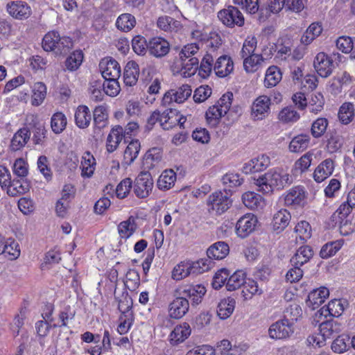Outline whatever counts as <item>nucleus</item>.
<instances>
[{
    "mask_svg": "<svg viewBox=\"0 0 355 355\" xmlns=\"http://www.w3.org/2000/svg\"><path fill=\"white\" fill-rule=\"evenodd\" d=\"M293 177L287 170L281 168L271 169L256 180L255 184L259 191L263 193H270L274 189H282L292 184Z\"/></svg>",
    "mask_w": 355,
    "mask_h": 355,
    "instance_id": "f257e3e1",
    "label": "nucleus"
},
{
    "mask_svg": "<svg viewBox=\"0 0 355 355\" xmlns=\"http://www.w3.org/2000/svg\"><path fill=\"white\" fill-rule=\"evenodd\" d=\"M207 204L210 214L221 215L230 209L232 200L221 191H216L209 196Z\"/></svg>",
    "mask_w": 355,
    "mask_h": 355,
    "instance_id": "f03ea898",
    "label": "nucleus"
},
{
    "mask_svg": "<svg viewBox=\"0 0 355 355\" xmlns=\"http://www.w3.org/2000/svg\"><path fill=\"white\" fill-rule=\"evenodd\" d=\"M218 19L227 27L233 28L235 26L241 27L244 25L245 19L241 12L236 7L230 6L221 10L218 13Z\"/></svg>",
    "mask_w": 355,
    "mask_h": 355,
    "instance_id": "7ed1b4c3",
    "label": "nucleus"
},
{
    "mask_svg": "<svg viewBox=\"0 0 355 355\" xmlns=\"http://www.w3.org/2000/svg\"><path fill=\"white\" fill-rule=\"evenodd\" d=\"M153 186V182L150 173L141 172L135 180L134 191L137 197L144 198L149 196Z\"/></svg>",
    "mask_w": 355,
    "mask_h": 355,
    "instance_id": "20e7f679",
    "label": "nucleus"
},
{
    "mask_svg": "<svg viewBox=\"0 0 355 355\" xmlns=\"http://www.w3.org/2000/svg\"><path fill=\"white\" fill-rule=\"evenodd\" d=\"M294 332L292 322L284 319L277 321L270 325L268 334L272 339H284L290 337Z\"/></svg>",
    "mask_w": 355,
    "mask_h": 355,
    "instance_id": "39448f33",
    "label": "nucleus"
},
{
    "mask_svg": "<svg viewBox=\"0 0 355 355\" xmlns=\"http://www.w3.org/2000/svg\"><path fill=\"white\" fill-rule=\"evenodd\" d=\"M189 309V302L183 295L176 293V297L168 305V315L173 319H180Z\"/></svg>",
    "mask_w": 355,
    "mask_h": 355,
    "instance_id": "423d86ee",
    "label": "nucleus"
},
{
    "mask_svg": "<svg viewBox=\"0 0 355 355\" xmlns=\"http://www.w3.org/2000/svg\"><path fill=\"white\" fill-rule=\"evenodd\" d=\"M191 92L192 89L189 85H183L176 89H171L164 94L162 105L166 106L173 101L183 103L191 96Z\"/></svg>",
    "mask_w": 355,
    "mask_h": 355,
    "instance_id": "0eeeda50",
    "label": "nucleus"
},
{
    "mask_svg": "<svg viewBox=\"0 0 355 355\" xmlns=\"http://www.w3.org/2000/svg\"><path fill=\"white\" fill-rule=\"evenodd\" d=\"M99 69L104 78L118 79L121 76V67L118 62L112 58L102 59Z\"/></svg>",
    "mask_w": 355,
    "mask_h": 355,
    "instance_id": "6e6552de",
    "label": "nucleus"
},
{
    "mask_svg": "<svg viewBox=\"0 0 355 355\" xmlns=\"http://www.w3.org/2000/svg\"><path fill=\"white\" fill-rule=\"evenodd\" d=\"M175 293L183 295L186 299L189 298L193 304H198L206 293V288L200 284L189 285L176 290Z\"/></svg>",
    "mask_w": 355,
    "mask_h": 355,
    "instance_id": "1a4fd4ad",
    "label": "nucleus"
},
{
    "mask_svg": "<svg viewBox=\"0 0 355 355\" xmlns=\"http://www.w3.org/2000/svg\"><path fill=\"white\" fill-rule=\"evenodd\" d=\"M313 66L319 76L327 78L332 73L334 62L326 53L320 52L315 56Z\"/></svg>",
    "mask_w": 355,
    "mask_h": 355,
    "instance_id": "9d476101",
    "label": "nucleus"
},
{
    "mask_svg": "<svg viewBox=\"0 0 355 355\" xmlns=\"http://www.w3.org/2000/svg\"><path fill=\"white\" fill-rule=\"evenodd\" d=\"M148 51L151 55L156 58H162L166 55L170 51L169 42L163 37H155L148 43Z\"/></svg>",
    "mask_w": 355,
    "mask_h": 355,
    "instance_id": "9b49d317",
    "label": "nucleus"
},
{
    "mask_svg": "<svg viewBox=\"0 0 355 355\" xmlns=\"http://www.w3.org/2000/svg\"><path fill=\"white\" fill-rule=\"evenodd\" d=\"M270 99L267 96H260L256 98L252 106V116L255 120H261L270 112Z\"/></svg>",
    "mask_w": 355,
    "mask_h": 355,
    "instance_id": "f8f14e48",
    "label": "nucleus"
},
{
    "mask_svg": "<svg viewBox=\"0 0 355 355\" xmlns=\"http://www.w3.org/2000/svg\"><path fill=\"white\" fill-rule=\"evenodd\" d=\"M306 198V191L301 186H295L290 189L284 197V202L287 206H302Z\"/></svg>",
    "mask_w": 355,
    "mask_h": 355,
    "instance_id": "ddd939ff",
    "label": "nucleus"
},
{
    "mask_svg": "<svg viewBox=\"0 0 355 355\" xmlns=\"http://www.w3.org/2000/svg\"><path fill=\"white\" fill-rule=\"evenodd\" d=\"M334 168V161L331 158L325 159L315 168L313 174L314 180L322 182L332 175Z\"/></svg>",
    "mask_w": 355,
    "mask_h": 355,
    "instance_id": "4468645a",
    "label": "nucleus"
},
{
    "mask_svg": "<svg viewBox=\"0 0 355 355\" xmlns=\"http://www.w3.org/2000/svg\"><path fill=\"white\" fill-rule=\"evenodd\" d=\"M8 13L19 20L27 19L31 14V9L27 3L21 1H12L7 5Z\"/></svg>",
    "mask_w": 355,
    "mask_h": 355,
    "instance_id": "2eb2a0df",
    "label": "nucleus"
},
{
    "mask_svg": "<svg viewBox=\"0 0 355 355\" xmlns=\"http://www.w3.org/2000/svg\"><path fill=\"white\" fill-rule=\"evenodd\" d=\"M234 70V62L232 58L226 55L219 56L214 65L216 75L224 78L230 75Z\"/></svg>",
    "mask_w": 355,
    "mask_h": 355,
    "instance_id": "dca6fc26",
    "label": "nucleus"
},
{
    "mask_svg": "<svg viewBox=\"0 0 355 355\" xmlns=\"http://www.w3.org/2000/svg\"><path fill=\"white\" fill-rule=\"evenodd\" d=\"M162 150L159 148L148 150L144 155L142 162L144 170H153L159 167L162 161Z\"/></svg>",
    "mask_w": 355,
    "mask_h": 355,
    "instance_id": "f3484780",
    "label": "nucleus"
},
{
    "mask_svg": "<svg viewBox=\"0 0 355 355\" xmlns=\"http://www.w3.org/2000/svg\"><path fill=\"white\" fill-rule=\"evenodd\" d=\"M191 332V327L186 322L176 326L169 336L171 344L176 345L184 342L190 336Z\"/></svg>",
    "mask_w": 355,
    "mask_h": 355,
    "instance_id": "a211bd4d",
    "label": "nucleus"
},
{
    "mask_svg": "<svg viewBox=\"0 0 355 355\" xmlns=\"http://www.w3.org/2000/svg\"><path fill=\"white\" fill-rule=\"evenodd\" d=\"M123 137V128L121 125L113 127L109 133L106 141V148L109 153L116 150Z\"/></svg>",
    "mask_w": 355,
    "mask_h": 355,
    "instance_id": "6ab92c4d",
    "label": "nucleus"
},
{
    "mask_svg": "<svg viewBox=\"0 0 355 355\" xmlns=\"http://www.w3.org/2000/svg\"><path fill=\"white\" fill-rule=\"evenodd\" d=\"M329 295V290L326 287H320L313 290L309 294L306 303L308 306H311L312 309L314 310L324 303Z\"/></svg>",
    "mask_w": 355,
    "mask_h": 355,
    "instance_id": "aec40b11",
    "label": "nucleus"
},
{
    "mask_svg": "<svg viewBox=\"0 0 355 355\" xmlns=\"http://www.w3.org/2000/svg\"><path fill=\"white\" fill-rule=\"evenodd\" d=\"M199 60L197 57H192L189 60H178L176 65L180 68V72L184 77H191L194 75L198 69Z\"/></svg>",
    "mask_w": 355,
    "mask_h": 355,
    "instance_id": "412c9836",
    "label": "nucleus"
},
{
    "mask_svg": "<svg viewBox=\"0 0 355 355\" xmlns=\"http://www.w3.org/2000/svg\"><path fill=\"white\" fill-rule=\"evenodd\" d=\"M31 132L26 128L17 130L11 139L10 148L12 151L21 149L29 141Z\"/></svg>",
    "mask_w": 355,
    "mask_h": 355,
    "instance_id": "4be33fe9",
    "label": "nucleus"
},
{
    "mask_svg": "<svg viewBox=\"0 0 355 355\" xmlns=\"http://www.w3.org/2000/svg\"><path fill=\"white\" fill-rule=\"evenodd\" d=\"M157 25L162 31L169 33H178L182 28L180 21L169 16L159 17Z\"/></svg>",
    "mask_w": 355,
    "mask_h": 355,
    "instance_id": "5701e85b",
    "label": "nucleus"
},
{
    "mask_svg": "<svg viewBox=\"0 0 355 355\" xmlns=\"http://www.w3.org/2000/svg\"><path fill=\"white\" fill-rule=\"evenodd\" d=\"M230 248L224 241H218L211 245L207 251L209 259L220 260L226 257L229 254Z\"/></svg>",
    "mask_w": 355,
    "mask_h": 355,
    "instance_id": "b1692460",
    "label": "nucleus"
},
{
    "mask_svg": "<svg viewBox=\"0 0 355 355\" xmlns=\"http://www.w3.org/2000/svg\"><path fill=\"white\" fill-rule=\"evenodd\" d=\"M139 75V65L135 61H130L125 67L123 72V81L127 86L135 85Z\"/></svg>",
    "mask_w": 355,
    "mask_h": 355,
    "instance_id": "393cba45",
    "label": "nucleus"
},
{
    "mask_svg": "<svg viewBox=\"0 0 355 355\" xmlns=\"http://www.w3.org/2000/svg\"><path fill=\"white\" fill-rule=\"evenodd\" d=\"M313 256L312 248L309 245H303L298 248L291 259L293 266H302L307 263Z\"/></svg>",
    "mask_w": 355,
    "mask_h": 355,
    "instance_id": "a878e982",
    "label": "nucleus"
},
{
    "mask_svg": "<svg viewBox=\"0 0 355 355\" xmlns=\"http://www.w3.org/2000/svg\"><path fill=\"white\" fill-rule=\"evenodd\" d=\"M95 166L96 161L94 156L89 151L85 152L81 160V175L83 178H91L94 174Z\"/></svg>",
    "mask_w": 355,
    "mask_h": 355,
    "instance_id": "bb28decb",
    "label": "nucleus"
},
{
    "mask_svg": "<svg viewBox=\"0 0 355 355\" xmlns=\"http://www.w3.org/2000/svg\"><path fill=\"white\" fill-rule=\"evenodd\" d=\"M74 117L76 125L82 129L87 128L92 119L90 111L86 105H79L76 110Z\"/></svg>",
    "mask_w": 355,
    "mask_h": 355,
    "instance_id": "cd10ccee",
    "label": "nucleus"
},
{
    "mask_svg": "<svg viewBox=\"0 0 355 355\" xmlns=\"http://www.w3.org/2000/svg\"><path fill=\"white\" fill-rule=\"evenodd\" d=\"M30 187L27 182L21 180H11L6 188L8 195L15 197L26 193L29 191Z\"/></svg>",
    "mask_w": 355,
    "mask_h": 355,
    "instance_id": "c85d7f7f",
    "label": "nucleus"
},
{
    "mask_svg": "<svg viewBox=\"0 0 355 355\" xmlns=\"http://www.w3.org/2000/svg\"><path fill=\"white\" fill-rule=\"evenodd\" d=\"M235 304L236 301L232 297H227L220 300L217 309V314L218 317L223 320L229 318L234 310Z\"/></svg>",
    "mask_w": 355,
    "mask_h": 355,
    "instance_id": "c756f323",
    "label": "nucleus"
},
{
    "mask_svg": "<svg viewBox=\"0 0 355 355\" xmlns=\"http://www.w3.org/2000/svg\"><path fill=\"white\" fill-rule=\"evenodd\" d=\"M242 201L245 207L250 209L261 208L265 202L263 197L254 192H245L242 196Z\"/></svg>",
    "mask_w": 355,
    "mask_h": 355,
    "instance_id": "7c9ffc66",
    "label": "nucleus"
},
{
    "mask_svg": "<svg viewBox=\"0 0 355 355\" xmlns=\"http://www.w3.org/2000/svg\"><path fill=\"white\" fill-rule=\"evenodd\" d=\"M140 142L139 140H132L127 146L123 155V164L130 166L137 157L140 151Z\"/></svg>",
    "mask_w": 355,
    "mask_h": 355,
    "instance_id": "2f4dec72",
    "label": "nucleus"
},
{
    "mask_svg": "<svg viewBox=\"0 0 355 355\" xmlns=\"http://www.w3.org/2000/svg\"><path fill=\"white\" fill-rule=\"evenodd\" d=\"M178 111L173 109H168L161 113L160 126L164 130H170L177 125V116Z\"/></svg>",
    "mask_w": 355,
    "mask_h": 355,
    "instance_id": "473e14b6",
    "label": "nucleus"
},
{
    "mask_svg": "<svg viewBox=\"0 0 355 355\" xmlns=\"http://www.w3.org/2000/svg\"><path fill=\"white\" fill-rule=\"evenodd\" d=\"M344 311V306L340 300L334 299L330 301L327 306L320 310V314L327 317L328 315L338 317Z\"/></svg>",
    "mask_w": 355,
    "mask_h": 355,
    "instance_id": "72a5a7b5",
    "label": "nucleus"
},
{
    "mask_svg": "<svg viewBox=\"0 0 355 355\" xmlns=\"http://www.w3.org/2000/svg\"><path fill=\"white\" fill-rule=\"evenodd\" d=\"M282 73L279 67L272 65L268 68L264 79L265 86L272 87L276 86L282 80Z\"/></svg>",
    "mask_w": 355,
    "mask_h": 355,
    "instance_id": "f704fd0d",
    "label": "nucleus"
},
{
    "mask_svg": "<svg viewBox=\"0 0 355 355\" xmlns=\"http://www.w3.org/2000/svg\"><path fill=\"white\" fill-rule=\"evenodd\" d=\"M310 137L307 135H300L295 137L289 144V150L292 153H300L305 150L309 144Z\"/></svg>",
    "mask_w": 355,
    "mask_h": 355,
    "instance_id": "c9c22d12",
    "label": "nucleus"
},
{
    "mask_svg": "<svg viewBox=\"0 0 355 355\" xmlns=\"http://www.w3.org/2000/svg\"><path fill=\"white\" fill-rule=\"evenodd\" d=\"M243 67L246 72L253 73L258 70L265 58L260 54H252L243 58Z\"/></svg>",
    "mask_w": 355,
    "mask_h": 355,
    "instance_id": "e433bc0d",
    "label": "nucleus"
},
{
    "mask_svg": "<svg viewBox=\"0 0 355 355\" xmlns=\"http://www.w3.org/2000/svg\"><path fill=\"white\" fill-rule=\"evenodd\" d=\"M135 25V17L130 13L121 14L118 17L116 21L117 28L123 32L131 31Z\"/></svg>",
    "mask_w": 355,
    "mask_h": 355,
    "instance_id": "4c0bfd02",
    "label": "nucleus"
},
{
    "mask_svg": "<svg viewBox=\"0 0 355 355\" xmlns=\"http://www.w3.org/2000/svg\"><path fill=\"white\" fill-rule=\"evenodd\" d=\"M190 268V260L181 261L174 267L171 277L175 280H182L189 275H192Z\"/></svg>",
    "mask_w": 355,
    "mask_h": 355,
    "instance_id": "58836bf2",
    "label": "nucleus"
},
{
    "mask_svg": "<svg viewBox=\"0 0 355 355\" xmlns=\"http://www.w3.org/2000/svg\"><path fill=\"white\" fill-rule=\"evenodd\" d=\"M176 180V174L173 170H166L159 177L157 187L159 189L167 190L173 186Z\"/></svg>",
    "mask_w": 355,
    "mask_h": 355,
    "instance_id": "ea45409f",
    "label": "nucleus"
},
{
    "mask_svg": "<svg viewBox=\"0 0 355 355\" xmlns=\"http://www.w3.org/2000/svg\"><path fill=\"white\" fill-rule=\"evenodd\" d=\"M216 55H211L207 53L202 59L200 67L198 66L199 75L202 78L209 76L212 71H214V60Z\"/></svg>",
    "mask_w": 355,
    "mask_h": 355,
    "instance_id": "a19ab883",
    "label": "nucleus"
},
{
    "mask_svg": "<svg viewBox=\"0 0 355 355\" xmlns=\"http://www.w3.org/2000/svg\"><path fill=\"white\" fill-rule=\"evenodd\" d=\"M46 96V87L42 82L35 83L33 87L31 103L38 106L42 103Z\"/></svg>",
    "mask_w": 355,
    "mask_h": 355,
    "instance_id": "79ce46f5",
    "label": "nucleus"
},
{
    "mask_svg": "<svg viewBox=\"0 0 355 355\" xmlns=\"http://www.w3.org/2000/svg\"><path fill=\"white\" fill-rule=\"evenodd\" d=\"M302 315V309L301 306L294 302L289 304L284 310V320H287L288 322H292V326L293 325V322L298 320Z\"/></svg>",
    "mask_w": 355,
    "mask_h": 355,
    "instance_id": "37998d69",
    "label": "nucleus"
},
{
    "mask_svg": "<svg viewBox=\"0 0 355 355\" xmlns=\"http://www.w3.org/2000/svg\"><path fill=\"white\" fill-rule=\"evenodd\" d=\"M245 279V273L242 270H237L229 276L226 282V288L230 291H235L244 284Z\"/></svg>",
    "mask_w": 355,
    "mask_h": 355,
    "instance_id": "c03bdc74",
    "label": "nucleus"
},
{
    "mask_svg": "<svg viewBox=\"0 0 355 355\" xmlns=\"http://www.w3.org/2000/svg\"><path fill=\"white\" fill-rule=\"evenodd\" d=\"M67 123V118L62 112H56L51 117V126L55 134L61 133L65 129Z\"/></svg>",
    "mask_w": 355,
    "mask_h": 355,
    "instance_id": "a18cd8bd",
    "label": "nucleus"
},
{
    "mask_svg": "<svg viewBox=\"0 0 355 355\" xmlns=\"http://www.w3.org/2000/svg\"><path fill=\"white\" fill-rule=\"evenodd\" d=\"M353 207H354L349 205L347 201L343 203L332 215V222H343L344 220L345 222H349V220L347 218Z\"/></svg>",
    "mask_w": 355,
    "mask_h": 355,
    "instance_id": "49530a36",
    "label": "nucleus"
},
{
    "mask_svg": "<svg viewBox=\"0 0 355 355\" xmlns=\"http://www.w3.org/2000/svg\"><path fill=\"white\" fill-rule=\"evenodd\" d=\"M343 246V241L338 240L327 243L320 250V255L322 259H327L336 254Z\"/></svg>",
    "mask_w": 355,
    "mask_h": 355,
    "instance_id": "de8ad7c7",
    "label": "nucleus"
},
{
    "mask_svg": "<svg viewBox=\"0 0 355 355\" xmlns=\"http://www.w3.org/2000/svg\"><path fill=\"white\" fill-rule=\"evenodd\" d=\"M324 98L321 93H315L311 94V98L308 101V105L311 112L318 114L324 107Z\"/></svg>",
    "mask_w": 355,
    "mask_h": 355,
    "instance_id": "09e8293b",
    "label": "nucleus"
},
{
    "mask_svg": "<svg viewBox=\"0 0 355 355\" xmlns=\"http://www.w3.org/2000/svg\"><path fill=\"white\" fill-rule=\"evenodd\" d=\"M354 114V105L350 103H345L340 107L338 118L343 124H348L352 121Z\"/></svg>",
    "mask_w": 355,
    "mask_h": 355,
    "instance_id": "8fccbe9b",
    "label": "nucleus"
},
{
    "mask_svg": "<svg viewBox=\"0 0 355 355\" xmlns=\"http://www.w3.org/2000/svg\"><path fill=\"white\" fill-rule=\"evenodd\" d=\"M211 261L210 259H200L196 261H190V270L192 275H198L209 270Z\"/></svg>",
    "mask_w": 355,
    "mask_h": 355,
    "instance_id": "3c124183",
    "label": "nucleus"
},
{
    "mask_svg": "<svg viewBox=\"0 0 355 355\" xmlns=\"http://www.w3.org/2000/svg\"><path fill=\"white\" fill-rule=\"evenodd\" d=\"M83 60V54L81 51H76L71 53L65 61L66 68L69 71L76 70L81 64Z\"/></svg>",
    "mask_w": 355,
    "mask_h": 355,
    "instance_id": "603ef678",
    "label": "nucleus"
},
{
    "mask_svg": "<svg viewBox=\"0 0 355 355\" xmlns=\"http://www.w3.org/2000/svg\"><path fill=\"white\" fill-rule=\"evenodd\" d=\"M59 41V33L55 31L47 33L42 40V47L46 51H53L56 47V43Z\"/></svg>",
    "mask_w": 355,
    "mask_h": 355,
    "instance_id": "864d4df0",
    "label": "nucleus"
},
{
    "mask_svg": "<svg viewBox=\"0 0 355 355\" xmlns=\"http://www.w3.org/2000/svg\"><path fill=\"white\" fill-rule=\"evenodd\" d=\"M328 126V121L326 118H318L313 121L311 125V135L315 138H319L325 132Z\"/></svg>",
    "mask_w": 355,
    "mask_h": 355,
    "instance_id": "5fc2aeb1",
    "label": "nucleus"
},
{
    "mask_svg": "<svg viewBox=\"0 0 355 355\" xmlns=\"http://www.w3.org/2000/svg\"><path fill=\"white\" fill-rule=\"evenodd\" d=\"M225 114L220 107L214 105L206 112L207 121L212 126H216L218 123L219 119Z\"/></svg>",
    "mask_w": 355,
    "mask_h": 355,
    "instance_id": "6e6d98bb",
    "label": "nucleus"
},
{
    "mask_svg": "<svg viewBox=\"0 0 355 355\" xmlns=\"http://www.w3.org/2000/svg\"><path fill=\"white\" fill-rule=\"evenodd\" d=\"M207 44L208 48L207 53L216 55L217 56V50L222 45V40L220 35L216 33H210V37L207 39Z\"/></svg>",
    "mask_w": 355,
    "mask_h": 355,
    "instance_id": "4d7b16f0",
    "label": "nucleus"
},
{
    "mask_svg": "<svg viewBox=\"0 0 355 355\" xmlns=\"http://www.w3.org/2000/svg\"><path fill=\"white\" fill-rule=\"evenodd\" d=\"M278 117L281 121L289 123L297 121L300 116L299 113L291 107H286L280 111Z\"/></svg>",
    "mask_w": 355,
    "mask_h": 355,
    "instance_id": "13d9d810",
    "label": "nucleus"
},
{
    "mask_svg": "<svg viewBox=\"0 0 355 355\" xmlns=\"http://www.w3.org/2000/svg\"><path fill=\"white\" fill-rule=\"evenodd\" d=\"M25 319L26 309H21L19 313L15 315L12 322L10 324V330L15 337L19 335L20 329L24 324Z\"/></svg>",
    "mask_w": 355,
    "mask_h": 355,
    "instance_id": "bf43d9fd",
    "label": "nucleus"
},
{
    "mask_svg": "<svg viewBox=\"0 0 355 355\" xmlns=\"http://www.w3.org/2000/svg\"><path fill=\"white\" fill-rule=\"evenodd\" d=\"M103 84L104 92L110 96H116L120 92V85L118 79L104 78Z\"/></svg>",
    "mask_w": 355,
    "mask_h": 355,
    "instance_id": "052dcab7",
    "label": "nucleus"
},
{
    "mask_svg": "<svg viewBox=\"0 0 355 355\" xmlns=\"http://www.w3.org/2000/svg\"><path fill=\"white\" fill-rule=\"evenodd\" d=\"M3 254H7L10 260L17 259L21 254L19 243L12 239H8L6 241V250H5Z\"/></svg>",
    "mask_w": 355,
    "mask_h": 355,
    "instance_id": "680f3d73",
    "label": "nucleus"
},
{
    "mask_svg": "<svg viewBox=\"0 0 355 355\" xmlns=\"http://www.w3.org/2000/svg\"><path fill=\"white\" fill-rule=\"evenodd\" d=\"M56 47L53 52L57 55L65 54L69 51L73 46L72 40L68 37H60L56 43Z\"/></svg>",
    "mask_w": 355,
    "mask_h": 355,
    "instance_id": "e2e57ef3",
    "label": "nucleus"
},
{
    "mask_svg": "<svg viewBox=\"0 0 355 355\" xmlns=\"http://www.w3.org/2000/svg\"><path fill=\"white\" fill-rule=\"evenodd\" d=\"M255 227L256 223H235L234 231L239 237L245 239L255 230Z\"/></svg>",
    "mask_w": 355,
    "mask_h": 355,
    "instance_id": "0e129e2a",
    "label": "nucleus"
},
{
    "mask_svg": "<svg viewBox=\"0 0 355 355\" xmlns=\"http://www.w3.org/2000/svg\"><path fill=\"white\" fill-rule=\"evenodd\" d=\"M230 272L225 268L219 270L214 275L212 281V286L214 289H220L227 282Z\"/></svg>",
    "mask_w": 355,
    "mask_h": 355,
    "instance_id": "69168bd1",
    "label": "nucleus"
},
{
    "mask_svg": "<svg viewBox=\"0 0 355 355\" xmlns=\"http://www.w3.org/2000/svg\"><path fill=\"white\" fill-rule=\"evenodd\" d=\"M295 232L303 242L309 239L312 235V229L310 223H297L295 227Z\"/></svg>",
    "mask_w": 355,
    "mask_h": 355,
    "instance_id": "338daca9",
    "label": "nucleus"
},
{
    "mask_svg": "<svg viewBox=\"0 0 355 355\" xmlns=\"http://www.w3.org/2000/svg\"><path fill=\"white\" fill-rule=\"evenodd\" d=\"M132 46L133 51L138 55H144L148 51L146 40L141 35H137L132 39Z\"/></svg>",
    "mask_w": 355,
    "mask_h": 355,
    "instance_id": "774afa93",
    "label": "nucleus"
}]
</instances>
